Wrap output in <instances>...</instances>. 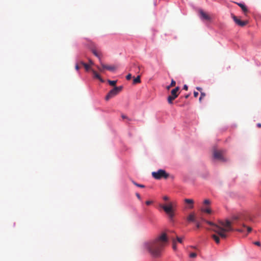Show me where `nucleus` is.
Masks as SVG:
<instances>
[{
  "instance_id": "f257e3e1",
  "label": "nucleus",
  "mask_w": 261,
  "mask_h": 261,
  "mask_svg": "<svg viewBox=\"0 0 261 261\" xmlns=\"http://www.w3.org/2000/svg\"><path fill=\"white\" fill-rule=\"evenodd\" d=\"M167 242L166 234L163 233L153 241L145 243L144 247L152 255L157 257L160 255L161 251Z\"/></svg>"
},
{
  "instance_id": "f03ea898",
  "label": "nucleus",
  "mask_w": 261,
  "mask_h": 261,
  "mask_svg": "<svg viewBox=\"0 0 261 261\" xmlns=\"http://www.w3.org/2000/svg\"><path fill=\"white\" fill-rule=\"evenodd\" d=\"M206 222L212 226L210 229L219 234L222 239L227 238L226 233L227 232L233 230L231 226V223L229 220L220 221L218 225L208 221H206Z\"/></svg>"
},
{
  "instance_id": "7ed1b4c3",
  "label": "nucleus",
  "mask_w": 261,
  "mask_h": 261,
  "mask_svg": "<svg viewBox=\"0 0 261 261\" xmlns=\"http://www.w3.org/2000/svg\"><path fill=\"white\" fill-rule=\"evenodd\" d=\"M160 206L164 210L170 221H172L175 215L174 207L176 206V202L170 201L167 205L160 204Z\"/></svg>"
},
{
  "instance_id": "20e7f679",
  "label": "nucleus",
  "mask_w": 261,
  "mask_h": 261,
  "mask_svg": "<svg viewBox=\"0 0 261 261\" xmlns=\"http://www.w3.org/2000/svg\"><path fill=\"white\" fill-rule=\"evenodd\" d=\"M151 174L152 177L156 179H167L169 176V174L163 169H159L157 171L152 172Z\"/></svg>"
},
{
  "instance_id": "39448f33",
  "label": "nucleus",
  "mask_w": 261,
  "mask_h": 261,
  "mask_svg": "<svg viewBox=\"0 0 261 261\" xmlns=\"http://www.w3.org/2000/svg\"><path fill=\"white\" fill-rule=\"evenodd\" d=\"M122 89V86L115 87L113 89L109 91L107 96H106V100H108L112 97L117 95Z\"/></svg>"
},
{
  "instance_id": "423d86ee",
  "label": "nucleus",
  "mask_w": 261,
  "mask_h": 261,
  "mask_svg": "<svg viewBox=\"0 0 261 261\" xmlns=\"http://www.w3.org/2000/svg\"><path fill=\"white\" fill-rule=\"evenodd\" d=\"M179 87H176L175 88L172 89L171 91V95H169L167 98L168 102L169 104H172L173 101L178 97L179 95L178 91Z\"/></svg>"
},
{
  "instance_id": "0eeeda50",
  "label": "nucleus",
  "mask_w": 261,
  "mask_h": 261,
  "mask_svg": "<svg viewBox=\"0 0 261 261\" xmlns=\"http://www.w3.org/2000/svg\"><path fill=\"white\" fill-rule=\"evenodd\" d=\"M224 152L222 150H215L214 152V157L220 161L224 162L225 160L224 156Z\"/></svg>"
},
{
  "instance_id": "6e6552de",
  "label": "nucleus",
  "mask_w": 261,
  "mask_h": 261,
  "mask_svg": "<svg viewBox=\"0 0 261 261\" xmlns=\"http://www.w3.org/2000/svg\"><path fill=\"white\" fill-rule=\"evenodd\" d=\"M231 16L236 23L240 27H244L248 23V21H242L240 20L233 14H231Z\"/></svg>"
},
{
  "instance_id": "1a4fd4ad",
  "label": "nucleus",
  "mask_w": 261,
  "mask_h": 261,
  "mask_svg": "<svg viewBox=\"0 0 261 261\" xmlns=\"http://www.w3.org/2000/svg\"><path fill=\"white\" fill-rule=\"evenodd\" d=\"M199 13L201 20L211 21V18L210 16L206 13L204 12L202 10H200L199 11Z\"/></svg>"
},
{
  "instance_id": "9d476101",
  "label": "nucleus",
  "mask_w": 261,
  "mask_h": 261,
  "mask_svg": "<svg viewBox=\"0 0 261 261\" xmlns=\"http://www.w3.org/2000/svg\"><path fill=\"white\" fill-rule=\"evenodd\" d=\"M187 220L189 222H196V215L194 213H191L187 218Z\"/></svg>"
},
{
  "instance_id": "9b49d317",
  "label": "nucleus",
  "mask_w": 261,
  "mask_h": 261,
  "mask_svg": "<svg viewBox=\"0 0 261 261\" xmlns=\"http://www.w3.org/2000/svg\"><path fill=\"white\" fill-rule=\"evenodd\" d=\"M100 65L103 69H107L110 71H114L116 69V67L114 66L107 65L102 63V62H100Z\"/></svg>"
},
{
  "instance_id": "f8f14e48",
  "label": "nucleus",
  "mask_w": 261,
  "mask_h": 261,
  "mask_svg": "<svg viewBox=\"0 0 261 261\" xmlns=\"http://www.w3.org/2000/svg\"><path fill=\"white\" fill-rule=\"evenodd\" d=\"M92 52L96 57L99 59L100 62H101L100 58L101 53L98 51L95 48L92 49Z\"/></svg>"
},
{
  "instance_id": "ddd939ff",
  "label": "nucleus",
  "mask_w": 261,
  "mask_h": 261,
  "mask_svg": "<svg viewBox=\"0 0 261 261\" xmlns=\"http://www.w3.org/2000/svg\"><path fill=\"white\" fill-rule=\"evenodd\" d=\"M91 71L93 73V76L94 78L98 79L101 82H103V80L101 78L99 74L96 71L94 70L93 69L91 70Z\"/></svg>"
},
{
  "instance_id": "4468645a",
  "label": "nucleus",
  "mask_w": 261,
  "mask_h": 261,
  "mask_svg": "<svg viewBox=\"0 0 261 261\" xmlns=\"http://www.w3.org/2000/svg\"><path fill=\"white\" fill-rule=\"evenodd\" d=\"M212 238L214 240V241H215V242L217 243V244H219L220 243V238L219 237H221L219 234H213L212 235Z\"/></svg>"
},
{
  "instance_id": "2eb2a0df",
  "label": "nucleus",
  "mask_w": 261,
  "mask_h": 261,
  "mask_svg": "<svg viewBox=\"0 0 261 261\" xmlns=\"http://www.w3.org/2000/svg\"><path fill=\"white\" fill-rule=\"evenodd\" d=\"M185 203L187 204H190V206H189L190 208H192L193 207V203L194 201L191 199H185Z\"/></svg>"
},
{
  "instance_id": "dca6fc26",
  "label": "nucleus",
  "mask_w": 261,
  "mask_h": 261,
  "mask_svg": "<svg viewBox=\"0 0 261 261\" xmlns=\"http://www.w3.org/2000/svg\"><path fill=\"white\" fill-rule=\"evenodd\" d=\"M237 4L241 8L242 11L245 14L248 12L247 8L244 4L242 3H237Z\"/></svg>"
},
{
  "instance_id": "f3484780",
  "label": "nucleus",
  "mask_w": 261,
  "mask_h": 261,
  "mask_svg": "<svg viewBox=\"0 0 261 261\" xmlns=\"http://www.w3.org/2000/svg\"><path fill=\"white\" fill-rule=\"evenodd\" d=\"M80 63H81L82 65H83V66L84 67V68H85V69H86V71H89V70H92V69H91V67H90V65H89V64H86V63H84V62H83V61H81V62H80Z\"/></svg>"
},
{
  "instance_id": "a211bd4d",
  "label": "nucleus",
  "mask_w": 261,
  "mask_h": 261,
  "mask_svg": "<svg viewBox=\"0 0 261 261\" xmlns=\"http://www.w3.org/2000/svg\"><path fill=\"white\" fill-rule=\"evenodd\" d=\"M140 75H138L137 77L135 78L133 80V84H136L141 83Z\"/></svg>"
},
{
  "instance_id": "6ab92c4d",
  "label": "nucleus",
  "mask_w": 261,
  "mask_h": 261,
  "mask_svg": "<svg viewBox=\"0 0 261 261\" xmlns=\"http://www.w3.org/2000/svg\"><path fill=\"white\" fill-rule=\"evenodd\" d=\"M201 212L206 213L207 214H211L212 212L211 210L209 207L201 208Z\"/></svg>"
},
{
  "instance_id": "aec40b11",
  "label": "nucleus",
  "mask_w": 261,
  "mask_h": 261,
  "mask_svg": "<svg viewBox=\"0 0 261 261\" xmlns=\"http://www.w3.org/2000/svg\"><path fill=\"white\" fill-rule=\"evenodd\" d=\"M171 239L172 242V248L174 250H176L177 246H176V240L173 238H171Z\"/></svg>"
},
{
  "instance_id": "412c9836",
  "label": "nucleus",
  "mask_w": 261,
  "mask_h": 261,
  "mask_svg": "<svg viewBox=\"0 0 261 261\" xmlns=\"http://www.w3.org/2000/svg\"><path fill=\"white\" fill-rule=\"evenodd\" d=\"M243 227H244V228H247V232L248 233H249L251 231H252V228L251 227H249V226H247L245 224H243L242 225Z\"/></svg>"
},
{
  "instance_id": "4be33fe9",
  "label": "nucleus",
  "mask_w": 261,
  "mask_h": 261,
  "mask_svg": "<svg viewBox=\"0 0 261 261\" xmlns=\"http://www.w3.org/2000/svg\"><path fill=\"white\" fill-rule=\"evenodd\" d=\"M108 82L109 83V84L111 85V86H115L116 83H117V81H111V80H108Z\"/></svg>"
},
{
  "instance_id": "5701e85b",
  "label": "nucleus",
  "mask_w": 261,
  "mask_h": 261,
  "mask_svg": "<svg viewBox=\"0 0 261 261\" xmlns=\"http://www.w3.org/2000/svg\"><path fill=\"white\" fill-rule=\"evenodd\" d=\"M205 93L203 92H201L200 93V96L199 97V101H201L202 98H203L205 96Z\"/></svg>"
},
{
  "instance_id": "b1692460",
  "label": "nucleus",
  "mask_w": 261,
  "mask_h": 261,
  "mask_svg": "<svg viewBox=\"0 0 261 261\" xmlns=\"http://www.w3.org/2000/svg\"><path fill=\"white\" fill-rule=\"evenodd\" d=\"M133 183L137 187H140V188H144L145 187V186L143 185H141V184H139L137 182H136L135 181L133 180L132 181Z\"/></svg>"
},
{
  "instance_id": "393cba45",
  "label": "nucleus",
  "mask_w": 261,
  "mask_h": 261,
  "mask_svg": "<svg viewBox=\"0 0 261 261\" xmlns=\"http://www.w3.org/2000/svg\"><path fill=\"white\" fill-rule=\"evenodd\" d=\"M176 240H177V241L179 243H182V238H180V237H178V236H176Z\"/></svg>"
},
{
  "instance_id": "a878e982",
  "label": "nucleus",
  "mask_w": 261,
  "mask_h": 261,
  "mask_svg": "<svg viewBox=\"0 0 261 261\" xmlns=\"http://www.w3.org/2000/svg\"><path fill=\"white\" fill-rule=\"evenodd\" d=\"M203 203L206 205L210 204L211 201L208 199H205L204 200Z\"/></svg>"
},
{
  "instance_id": "bb28decb",
  "label": "nucleus",
  "mask_w": 261,
  "mask_h": 261,
  "mask_svg": "<svg viewBox=\"0 0 261 261\" xmlns=\"http://www.w3.org/2000/svg\"><path fill=\"white\" fill-rule=\"evenodd\" d=\"M196 256H197V254L194 252H192V253H190V257L191 258L196 257Z\"/></svg>"
},
{
  "instance_id": "cd10ccee",
  "label": "nucleus",
  "mask_w": 261,
  "mask_h": 261,
  "mask_svg": "<svg viewBox=\"0 0 261 261\" xmlns=\"http://www.w3.org/2000/svg\"><path fill=\"white\" fill-rule=\"evenodd\" d=\"M175 84H176L175 81L174 80L172 79L171 82L170 84V86L174 87L175 86Z\"/></svg>"
},
{
  "instance_id": "c85d7f7f",
  "label": "nucleus",
  "mask_w": 261,
  "mask_h": 261,
  "mask_svg": "<svg viewBox=\"0 0 261 261\" xmlns=\"http://www.w3.org/2000/svg\"><path fill=\"white\" fill-rule=\"evenodd\" d=\"M132 76L130 73L128 74L126 76V79L127 80H130L132 79Z\"/></svg>"
},
{
  "instance_id": "c756f323",
  "label": "nucleus",
  "mask_w": 261,
  "mask_h": 261,
  "mask_svg": "<svg viewBox=\"0 0 261 261\" xmlns=\"http://www.w3.org/2000/svg\"><path fill=\"white\" fill-rule=\"evenodd\" d=\"M97 68L98 69V70L100 71V72H103V70L105 69H103L102 67L101 66V67H99L98 66H96Z\"/></svg>"
},
{
  "instance_id": "7c9ffc66",
  "label": "nucleus",
  "mask_w": 261,
  "mask_h": 261,
  "mask_svg": "<svg viewBox=\"0 0 261 261\" xmlns=\"http://www.w3.org/2000/svg\"><path fill=\"white\" fill-rule=\"evenodd\" d=\"M163 199L165 201H168L169 200V198L167 196H163Z\"/></svg>"
},
{
  "instance_id": "2f4dec72",
  "label": "nucleus",
  "mask_w": 261,
  "mask_h": 261,
  "mask_svg": "<svg viewBox=\"0 0 261 261\" xmlns=\"http://www.w3.org/2000/svg\"><path fill=\"white\" fill-rule=\"evenodd\" d=\"M195 223H196V228H200V223H199L198 222H197V221H196V222H195Z\"/></svg>"
},
{
  "instance_id": "473e14b6",
  "label": "nucleus",
  "mask_w": 261,
  "mask_h": 261,
  "mask_svg": "<svg viewBox=\"0 0 261 261\" xmlns=\"http://www.w3.org/2000/svg\"><path fill=\"white\" fill-rule=\"evenodd\" d=\"M121 117H122V119H127L129 120V119H128V118H127V117L126 115H124V114H122V115H121Z\"/></svg>"
},
{
  "instance_id": "72a5a7b5",
  "label": "nucleus",
  "mask_w": 261,
  "mask_h": 261,
  "mask_svg": "<svg viewBox=\"0 0 261 261\" xmlns=\"http://www.w3.org/2000/svg\"><path fill=\"white\" fill-rule=\"evenodd\" d=\"M254 244H255V245H257L258 246H260V243L259 241H256V242H254Z\"/></svg>"
},
{
  "instance_id": "f704fd0d",
  "label": "nucleus",
  "mask_w": 261,
  "mask_h": 261,
  "mask_svg": "<svg viewBox=\"0 0 261 261\" xmlns=\"http://www.w3.org/2000/svg\"><path fill=\"white\" fill-rule=\"evenodd\" d=\"M145 203H146V205H149L152 203V201L148 200V201H146Z\"/></svg>"
},
{
  "instance_id": "c9c22d12",
  "label": "nucleus",
  "mask_w": 261,
  "mask_h": 261,
  "mask_svg": "<svg viewBox=\"0 0 261 261\" xmlns=\"http://www.w3.org/2000/svg\"><path fill=\"white\" fill-rule=\"evenodd\" d=\"M198 95V92H196V91H194V96L195 97H197Z\"/></svg>"
},
{
  "instance_id": "e433bc0d",
  "label": "nucleus",
  "mask_w": 261,
  "mask_h": 261,
  "mask_svg": "<svg viewBox=\"0 0 261 261\" xmlns=\"http://www.w3.org/2000/svg\"><path fill=\"white\" fill-rule=\"evenodd\" d=\"M183 89H184V90H188V86H187V85H185L184 86Z\"/></svg>"
},
{
  "instance_id": "4c0bfd02",
  "label": "nucleus",
  "mask_w": 261,
  "mask_h": 261,
  "mask_svg": "<svg viewBox=\"0 0 261 261\" xmlns=\"http://www.w3.org/2000/svg\"><path fill=\"white\" fill-rule=\"evenodd\" d=\"M196 89H197V90H198L199 91H200V92H202V88H200V87H197L196 88Z\"/></svg>"
},
{
  "instance_id": "58836bf2",
  "label": "nucleus",
  "mask_w": 261,
  "mask_h": 261,
  "mask_svg": "<svg viewBox=\"0 0 261 261\" xmlns=\"http://www.w3.org/2000/svg\"><path fill=\"white\" fill-rule=\"evenodd\" d=\"M136 196L137 197V198H138V199H141V196H140V194H138V193H136Z\"/></svg>"
},
{
  "instance_id": "ea45409f",
  "label": "nucleus",
  "mask_w": 261,
  "mask_h": 261,
  "mask_svg": "<svg viewBox=\"0 0 261 261\" xmlns=\"http://www.w3.org/2000/svg\"><path fill=\"white\" fill-rule=\"evenodd\" d=\"M89 65H93V64H94V63H93V62L92 61V60H89Z\"/></svg>"
},
{
  "instance_id": "a19ab883",
  "label": "nucleus",
  "mask_w": 261,
  "mask_h": 261,
  "mask_svg": "<svg viewBox=\"0 0 261 261\" xmlns=\"http://www.w3.org/2000/svg\"><path fill=\"white\" fill-rule=\"evenodd\" d=\"M75 69H76V70H79V69H80V67H79V66L77 64H76L75 65Z\"/></svg>"
},
{
  "instance_id": "79ce46f5",
  "label": "nucleus",
  "mask_w": 261,
  "mask_h": 261,
  "mask_svg": "<svg viewBox=\"0 0 261 261\" xmlns=\"http://www.w3.org/2000/svg\"><path fill=\"white\" fill-rule=\"evenodd\" d=\"M236 230L239 232H243V230L242 229H236Z\"/></svg>"
},
{
  "instance_id": "37998d69",
  "label": "nucleus",
  "mask_w": 261,
  "mask_h": 261,
  "mask_svg": "<svg viewBox=\"0 0 261 261\" xmlns=\"http://www.w3.org/2000/svg\"><path fill=\"white\" fill-rule=\"evenodd\" d=\"M171 87H172L170 86V85L167 86L166 89L169 90Z\"/></svg>"
},
{
  "instance_id": "c03bdc74",
  "label": "nucleus",
  "mask_w": 261,
  "mask_h": 261,
  "mask_svg": "<svg viewBox=\"0 0 261 261\" xmlns=\"http://www.w3.org/2000/svg\"><path fill=\"white\" fill-rule=\"evenodd\" d=\"M257 126L258 127L260 128L261 127V123H257Z\"/></svg>"
},
{
  "instance_id": "a18cd8bd",
  "label": "nucleus",
  "mask_w": 261,
  "mask_h": 261,
  "mask_svg": "<svg viewBox=\"0 0 261 261\" xmlns=\"http://www.w3.org/2000/svg\"><path fill=\"white\" fill-rule=\"evenodd\" d=\"M189 94H187V95H186L185 96V98H188L189 97Z\"/></svg>"
},
{
  "instance_id": "49530a36",
  "label": "nucleus",
  "mask_w": 261,
  "mask_h": 261,
  "mask_svg": "<svg viewBox=\"0 0 261 261\" xmlns=\"http://www.w3.org/2000/svg\"><path fill=\"white\" fill-rule=\"evenodd\" d=\"M138 69H139V70H140V68H141V67H140V66H138Z\"/></svg>"
},
{
  "instance_id": "de8ad7c7",
  "label": "nucleus",
  "mask_w": 261,
  "mask_h": 261,
  "mask_svg": "<svg viewBox=\"0 0 261 261\" xmlns=\"http://www.w3.org/2000/svg\"><path fill=\"white\" fill-rule=\"evenodd\" d=\"M191 247L193 248H195V247L194 246H191Z\"/></svg>"
}]
</instances>
